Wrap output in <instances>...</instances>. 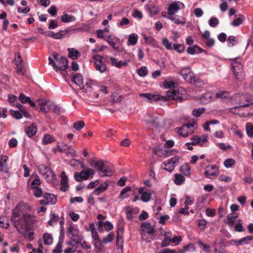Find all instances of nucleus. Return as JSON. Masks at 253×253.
<instances>
[{"label": "nucleus", "mask_w": 253, "mask_h": 253, "mask_svg": "<svg viewBox=\"0 0 253 253\" xmlns=\"http://www.w3.org/2000/svg\"><path fill=\"white\" fill-rule=\"evenodd\" d=\"M10 220L17 231L25 236L30 230L32 222V216L30 214L23 213L19 205H17L12 211Z\"/></svg>", "instance_id": "nucleus-1"}, {"label": "nucleus", "mask_w": 253, "mask_h": 253, "mask_svg": "<svg viewBox=\"0 0 253 253\" xmlns=\"http://www.w3.org/2000/svg\"><path fill=\"white\" fill-rule=\"evenodd\" d=\"M230 60L232 61L231 66L235 79L240 82L243 81L245 78V72L243 69V65L239 61L240 58H235Z\"/></svg>", "instance_id": "nucleus-2"}, {"label": "nucleus", "mask_w": 253, "mask_h": 253, "mask_svg": "<svg viewBox=\"0 0 253 253\" xmlns=\"http://www.w3.org/2000/svg\"><path fill=\"white\" fill-rule=\"evenodd\" d=\"M37 104L40 106V110L45 113H47L51 110L54 113L59 114L60 108L58 107L53 102H49L44 99H40L36 100Z\"/></svg>", "instance_id": "nucleus-3"}, {"label": "nucleus", "mask_w": 253, "mask_h": 253, "mask_svg": "<svg viewBox=\"0 0 253 253\" xmlns=\"http://www.w3.org/2000/svg\"><path fill=\"white\" fill-rule=\"evenodd\" d=\"M88 162L91 167L103 173V175H102V176H110L112 175V170L109 168L105 166L103 161H95L89 159L88 160Z\"/></svg>", "instance_id": "nucleus-4"}, {"label": "nucleus", "mask_w": 253, "mask_h": 253, "mask_svg": "<svg viewBox=\"0 0 253 253\" xmlns=\"http://www.w3.org/2000/svg\"><path fill=\"white\" fill-rule=\"evenodd\" d=\"M154 227L152 226L150 222H144L141 223L140 234L143 240L148 243L151 242V239H153V238H151V239H149L147 237V234L154 236Z\"/></svg>", "instance_id": "nucleus-5"}, {"label": "nucleus", "mask_w": 253, "mask_h": 253, "mask_svg": "<svg viewBox=\"0 0 253 253\" xmlns=\"http://www.w3.org/2000/svg\"><path fill=\"white\" fill-rule=\"evenodd\" d=\"M38 169L47 182L54 183L56 179V176L49 167L44 164H41L39 166Z\"/></svg>", "instance_id": "nucleus-6"}, {"label": "nucleus", "mask_w": 253, "mask_h": 253, "mask_svg": "<svg viewBox=\"0 0 253 253\" xmlns=\"http://www.w3.org/2000/svg\"><path fill=\"white\" fill-rule=\"evenodd\" d=\"M179 73L187 82L191 84H196L197 81L194 77V73L191 71L189 67L182 68L179 71Z\"/></svg>", "instance_id": "nucleus-7"}, {"label": "nucleus", "mask_w": 253, "mask_h": 253, "mask_svg": "<svg viewBox=\"0 0 253 253\" xmlns=\"http://www.w3.org/2000/svg\"><path fill=\"white\" fill-rule=\"evenodd\" d=\"M67 233L72 241L76 244H81L83 236L78 229L74 228L72 226H70L67 229Z\"/></svg>", "instance_id": "nucleus-8"}, {"label": "nucleus", "mask_w": 253, "mask_h": 253, "mask_svg": "<svg viewBox=\"0 0 253 253\" xmlns=\"http://www.w3.org/2000/svg\"><path fill=\"white\" fill-rule=\"evenodd\" d=\"M94 171L92 169H87L86 170H83L81 172H75L74 178L78 182L83 180L87 179L90 175L94 174Z\"/></svg>", "instance_id": "nucleus-9"}, {"label": "nucleus", "mask_w": 253, "mask_h": 253, "mask_svg": "<svg viewBox=\"0 0 253 253\" xmlns=\"http://www.w3.org/2000/svg\"><path fill=\"white\" fill-rule=\"evenodd\" d=\"M204 173L207 178L212 179L218 176L219 171L216 166L210 165L205 168Z\"/></svg>", "instance_id": "nucleus-10"}, {"label": "nucleus", "mask_w": 253, "mask_h": 253, "mask_svg": "<svg viewBox=\"0 0 253 253\" xmlns=\"http://www.w3.org/2000/svg\"><path fill=\"white\" fill-rule=\"evenodd\" d=\"M180 158L178 156H174L169 160L168 161L163 163L162 165L165 167L171 165L169 168H163V169L167 170L169 172H172L175 169V165L178 164L179 163Z\"/></svg>", "instance_id": "nucleus-11"}, {"label": "nucleus", "mask_w": 253, "mask_h": 253, "mask_svg": "<svg viewBox=\"0 0 253 253\" xmlns=\"http://www.w3.org/2000/svg\"><path fill=\"white\" fill-rule=\"evenodd\" d=\"M196 124L194 123H187L181 127L178 130V133L183 137H187L188 133H191L193 131L192 128H194Z\"/></svg>", "instance_id": "nucleus-12"}, {"label": "nucleus", "mask_w": 253, "mask_h": 253, "mask_svg": "<svg viewBox=\"0 0 253 253\" xmlns=\"http://www.w3.org/2000/svg\"><path fill=\"white\" fill-rule=\"evenodd\" d=\"M180 5L184 7V4L181 2L175 1L171 2L168 8V15L171 16L175 13L180 8Z\"/></svg>", "instance_id": "nucleus-13"}, {"label": "nucleus", "mask_w": 253, "mask_h": 253, "mask_svg": "<svg viewBox=\"0 0 253 253\" xmlns=\"http://www.w3.org/2000/svg\"><path fill=\"white\" fill-rule=\"evenodd\" d=\"M72 81L81 87L83 92H87V89L84 85L83 77L81 74H76L72 79Z\"/></svg>", "instance_id": "nucleus-14"}, {"label": "nucleus", "mask_w": 253, "mask_h": 253, "mask_svg": "<svg viewBox=\"0 0 253 253\" xmlns=\"http://www.w3.org/2000/svg\"><path fill=\"white\" fill-rule=\"evenodd\" d=\"M59 62H57L55 70L56 72L59 71H65L68 66V60L65 56H61Z\"/></svg>", "instance_id": "nucleus-15"}, {"label": "nucleus", "mask_w": 253, "mask_h": 253, "mask_svg": "<svg viewBox=\"0 0 253 253\" xmlns=\"http://www.w3.org/2000/svg\"><path fill=\"white\" fill-rule=\"evenodd\" d=\"M105 40L115 50L121 51V48L119 46H117V42L119 41L118 38L112 37V36H106Z\"/></svg>", "instance_id": "nucleus-16"}, {"label": "nucleus", "mask_w": 253, "mask_h": 253, "mask_svg": "<svg viewBox=\"0 0 253 253\" xmlns=\"http://www.w3.org/2000/svg\"><path fill=\"white\" fill-rule=\"evenodd\" d=\"M61 187L60 190L62 191L66 192L68 190V177L66 175L65 171H62L61 173Z\"/></svg>", "instance_id": "nucleus-17"}, {"label": "nucleus", "mask_w": 253, "mask_h": 253, "mask_svg": "<svg viewBox=\"0 0 253 253\" xmlns=\"http://www.w3.org/2000/svg\"><path fill=\"white\" fill-rule=\"evenodd\" d=\"M179 91L175 89H172L171 91L169 90L167 91L169 99L179 100V101L181 102L182 100V98L181 96H179Z\"/></svg>", "instance_id": "nucleus-18"}, {"label": "nucleus", "mask_w": 253, "mask_h": 253, "mask_svg": "<svg viewBox=\"0 0 253 253\" xmlns=\"http://www.w3.org/2000/svg\"><path fill=\"white\" fill-rule=\"evenodd\" d=\"M242 99H244L246 101V103L242 104L240 103V107H247L250 104H253V96L250 94H244L242 96Z\"/></svg>", "instance_id": "nucleus-19"}, {"label": "nucleus", "mask_w": 253, "mask_h": 253, "mask_svg": "<svg viewBox=\"0 0 253 253\" xmlns=\"http://www.w3.org/2000/svg\"><path fill=\"white\" fill-rule=\"evenodd\" d=\"M251 240H253V236H248L239 240H232V241L234 242L236 246H239L248 244L249 242Z\"/></svg>", "instance_id": "nucleus-20"}, {"label": "nucleus", "mask_w": 253, "mask_h": 253, "mask_svg": "<svg viewBox=\"0 0 253 253\" xmlns=\"http://www.w3.org/2000/svg\"><path fill=\"white\" fill-rule=\"evenodd\" d=\"M37 132V127L36 124L34 123H33L30 126L28 127L26 130V133L29 137L34 136Z\"/></svg>", "instance_id": "nucleus-21"}, {"label": "nucleus", "mask_w": 253, "mask_h": 253, "mask_svg": "<svg viewBox=\"0 0 253 253\" xmlns=\"http://www.w3.org/2000/svg\"><path fill=\"white\" fill-rule=\"evenodd\" d=\"M204 51L205 50L204 49H202L197 45H195L192 47H189L187 49V52L191 55L194 54L195 53H201Z\"/></svg>", "instance_id": "nucleus-22"}, {"label": "nucleus", "mask_w": 253, "mask_h": 253, "mask_svg": "<svg viewBox=\"0 0 253 253\" xmlns=\"http://www.w3.org/2000/svg\"><path fill=\"white\" fill-rule=\"evenodd\" d=\"M94 65L96 70L101 73H104L107 69L106 65L102 61H95Z\"/></svg>", "instance_id": "nucleus-23"}, {"label": "nucleus", "mask_w": 253, "mask_h": 253, "mask_svg": "<svg viewBox=\"0 0 253 253\" xmlns=\"http://www.w3.org/2000/svg\"><path fill=\"white\" fill-rule=\"evenodd\" d=\"M43 198H45L48 204L53 205L56 202V198L53 194L45 193L43 195Z\"/></svg>", "instance_id": "nucleus-24"}, {"label": "nucleus", "mask_w": 253, "mask_h": 253, "mask_svg": "<svg viewBox=\"0 0 253 253\" xmlns=\"http://www.w3.org/2000/svg\"><path fill=\"white\" fill-rule=\"evenodd\" d=\"M108 186L109 184L107 182H105L96 188L93 193L96 195H99L101 193L103 192L107 189Z\"/></svg>", "instance_id": "nucleus-25"}, {"label": "nucleus", "mask_w": 253, "mask_h": 253, "mask_svg": "<svg viewBox=\"0 0 253 253\" xmlns=\"http://www.w3.org/2000/svg\"><path fill=\"white\" fill-rule=\"evenodd\" d=\"M145 121L147 125H151L155 127L158 128L160 126V123L158 121L157 118H149V119H145Z\"/></svg>", "instance_id": "nucleus-26"}, {"label": "nucleus", "mask_w": 253, "mask_h": 253, "mask_svg": "<svg viewBox=\"0 0 253 253\" xmlns=\"http://www.w3.org/2000/svg\"><path fill=\"white\" fill-rule=\"evenodd\" d=\"M68 57L73 60L77 59L80 56V52L75 48H68Z\"/></svg>", "instance_id": "nucleus-27"}, {"label": "nucleus", "mask_w": 253, "mask_h": 253, "mask_svg": "<svg viewBox=\"0 0 253 253\" xmlns=\"http://www.w3.org/2000/svg\"><path fill=\"white\" fill-rule=\"evenodd\" d=\"M138 36L135 34H131L128 38L127 45H134L137 42Z\"/></svg>", "instance_id": "nucleus-28"}, {"label": "nucleus", "mask_w": 253, "mask_h": 253, "mask_svg": "<svg viewBox=\"0 0 253 253\" xmlns=\"http://www.w3.org/2000/svg\"><path fill=\"white\" fill-rule=\"evenodd\" d=\"M43 241L45 245H50L53 243V238L52 236L48 233H45L43 235Z\"/></svg>", "instance_id": "nucleus-29"}, {"label": "nucleus", "mask_w": 253, "mask_h": 253, "mask_svg": "<svg viewBox=\"0 0 253 253\" xmlns=\"http://www.w3.org/2000/svg\"><path fill=\"white\" fill-rule=\"evenodd\" d=\"M76 18L71 15L67 13L63 14L61 16V21L64 23H68L75 21Z\"/></svg>", "instance_id": "nucleus-30"}, {"label": "nucleus", "mask_w": 253, "mask_h": 253, "mask_svg": "<svg viewBox=\"0 0 253 253\" xmlns=\"http://www.w3.org/2000/svg\"><path fill=\"white\" fill-rule=\"evenodd\" d=\"M190 167L187 164L182 165L180 168L181 172L186 176L190 174Z\"/></svg>", "instance_id": "nucleus-31"}, {"label": "nucleus", "mask_w": 253, "mask_h": 253, "mask_svg": "<svg viewBox=\"0 0 253 253\" xmlns=\"http://www.w3.org/2000/svg\"><path fill=\"white\" fill-rule=\"evenodd\" d=\"M175 179L174 180V183L176 185H181L185 180L184 177L180 174H175L174 175Z\"/></svg>", "instance_id": "nucleus-32"}, {"label": "nucleus", "mask_w": 253, "mask_h": 253, "mask_svg": "<svg viewBox=\"0 0 253 253\" xmlns=\"http://www.w3.org/2000/svg\"><path fill=\"white\" fill-rule=\"evenodd\" d=\"M9 226L8 220L5 216H2L0 218V227L3 228H8Z\"/></svg>", "instance_id": "nucleus-33"}, {"label": "nucleus", "mask_w": 253, "mask_h": 253, "mask_svg": "<svg viewBox=\"0 0 253 253\" xmlns=\"http://www.w3.org/2000/svg\"><path fill=\"white\" fill-rule=\"evenodd\" d=\"M139 96L143 98L145 100L148 101H151L152 100H154L155 95L148 93H140Z\"/></svg>", "instance_id": "nucleus-34"}, {"label": "nucleus", "mask_w": 253, "mask_h": 253, "mask_svg": "<svg viewBox=\"0 0 253 253\" xmlns=\"http://www.w3.org/2000/svg\"><path fill=\"white\" fill-rule=\"evenodd\" d=\"M246 132L249 137H253V125L250 123H247L246 126Z\"/></svg>", "instance_id": "nucleus-35"}, {"label": "nucleus", "mask_w": 253, "mask_h": 253, "mask_svg": "<svg viewBox=\"0 0 253 253\" xmlns=\"http://www.w3.org/2000/svg\"><path fill=\"white\" fill-rule=\"evenodd\" d=\"M54 141H55V139L53 137L49 134H46L43 136L42 143L44 144H47L51 143Z\"/></svg>", "instance_id": "nucleus-36"}, {"label": "nucleus", "mask_w": 253, "mask_h": 253, "mask_svg": "<svg viewBox=\"0 0 253 253\" xmlns=\"http://www.w3.org/2000/svg\"><path fill=\"white\" fill-rule=\"evenodd\" d=\"M206 111V108L204 107L198 109H195L192 112V115L196 117H198L201 116L202 114Z\"/></svg>", "instance_id": "nucleus-37"}, {"label": "nucleus", "mask_w": 253, "mask_h": 253, "mask_svg": "<svg viewBox=\"0 0 253 253\" xmlns=\"http://www.w3.org/2000/svg\"><path fill=\"white\" fill-rule=\"evenodd\" d=\"M123 236H117L116 246L118 249H123Z\"/></svg>", "instance_id": "nucleus-38"}, {"label": "nucleus", "mask_w": 253, "mask_h": 253, "mask_svg": "<svg viewBox=\"0 0 253 253\" xmlns=\"http://www.w3.org/2000/svg\"><path fill=\"white\" fill-rule=\"evenodd\" d=\"M237 216H233L231 214H229L227 216V223L229 226H232L233 224L235 222L236 219L237 218Z\"/></svg>", "instance_id": "nucleus-39"}, {"label": "nucleus", "mask_w": 253, "mask_h": 253, "mask_svg": "<svg viewBox=\"0 0 253 253\" xmlns=\"http://www.w3.org/2000/svg\"><path fill=\"white\" fill-rule=\"evenodd\" d=\"M191 140L192 141L191 144L192 145H196L199 144H200L201 146H202V144H201V137H199L197 135H194L191 138Z\"/></svg>", "instance_id": "nucleus-40"}, {"label": "nucleus", "mask_w": 253, "mask_h": 253, "mask_svg": "<svg viewBox=\"0 0 253 253\" xmlns=\"http://www.w3.org/2000/svg\"><path fill=\"white\" fill-rule=\"evenodd\" d=\"M85 126L84 123L83 121H80L74 123L73 127L77 130H80Z\"/></svg>", "instance_id": "nucleus-41"}, {"label": "nucleus", "mask_w": 253, "mask_h": 253, "mask_svg": "<svg viewBox=\"0 0 253 253\" xmlns=\"http://www.w3.org/2000/svg\"><path fill=\"white\" fill-rule=\"evenodd\" d=\"M137 74L140 77H145L148 74V70L146 67H142L137 70Z\"/></svg>", "instance_id": "nucleus-42"}, {"label": "nucleus", "mask_w": 253, "mask_h": 253, "mask_svg": "<svg viewBox=\"0 0 253 253\" xmlns=\"http://www.w3.org/2000/svg\"><path fill=\"white\" fill-rule=\"evenodd\" d=\"M114 238V234L113 233H109L106 237H105L102 241V243L107 244L111 242Z\"/></svg>", "instance_id": "nucleus-43"}, {"label": "nucleus", "mask_w": 253, "mask_h": 253, "mask_svg": "<svg viewBox=\"0 0 253 253\" xmlns=\"http://www.w3.org/2000/svg\"><path fill=\"white\" fill-rule=\"evenodd\" d=\"M198 245L202 250L205 252H209L210 251V246L207 245H205L201 240H199L197 242Z\"/></svg>", "instance_id": "nucleus-44"}, {"label": "nucleus", "mask_w": 253, "mask_h": 253, "mask_svg": "<svg viewBox=\"0 0 253 253\" xmlns=\"http://www.w3.org/2000/svg\"><path fill=\"white\" fill-rule=\"evenodd\" d=\"M111 98L114 103H119L122 100V96L116 92L112 95Z\"/></svg>", "instance_id": "nucleus-45"}, {"label": "nucleus", "mask_w": 253, "mask_h": 253, "mask_svg": "<svg viewBox=\"0 0 253 253\" xmlns=\"http://www.w3.org/2000/svg\"><path fill=\"white\" fill-rule=\"evenodd\" d=\"M168 18H169V20L173 21L174 23L176 24H182L184 25L186 23L185 21H181L180 20L179 18H178L177 17H168Z\"/></svg>", "instance_id": "nucleus-46"}, {"label": "nucleus", "mask_w": 253, "mask_h": 253, "mask_svg": "<svg viewBox=\"0 0 253 253\" xmlns=\"http://www.w3.org/2000/svg\"><path fill=\"white\" fill-rule=\"evenodd\" d=\"M176 83L172 81H165L163 82V85L165 88H170L174 87Z\"/></svg>", "instance_id": "nucleus-47"}, {"label": "nucleus", "mask_w": 253, "mask_h": 253, "mask_svg": "<svg viewBox=\"0 0 253 253\" xmlns=\"http://www.w3.org/2000/svg\"><path fill=\"white\" fill-rule=\"evenodd\" d=\"M19 100L22 103H28L30 101V97L26 96L23 93H21L19 96Z\"/></svg>", "instance_id": "nucleus-48"}, {"label": "nucleus", "mask_w": 253, "mask_h": 253, "mask_svg": "<svg viewBox=\"0 0 253 253\" xmlns=\"http://www.w3.org/2000/svg\"><path fill=\"white\" fill-rule=\"evenodd\" d=\"M235 163V161L234 159L229 158V159H226L224 161V165L226 168H229L231 167Z\"/></svg>", "instance_id": "nucleus-49"}, {"label": "nucleus", "mask_w": 253, "mask_h": 253, "mask_svg": "<svg viewBox=\"0 0 253 253\" xmlns=\"http://www.w3.org/2000/svg\"><path fill=\"white\" fill-rule=\"evenodd\" d=\"M173 48L179 53L182 52L185 49L184 45L182 44H173Z\"/></svg>", "instance_id": "nucleus-50"}, {"label": "nucleus", "mask_w": 253, "mask_h": 253, "mask_svg": "<svg viewBox=\"0 0 253 253\" xmlns=\"http://www.w3.org/2000/svg\"><path fill=\"white\" fill-rule=\"evenodd\" d=\"M41 184V181L39 177L37 175L36 178L32 181L31 183L32 188H35L38 187L39 185Z\"/></svg>", "instance_id": "nucleus-51"}, {"label": "nucleus", "mask_w": 253, "mask_h": 253, "mask_svg": "<svg viewBox=\"0 0 253 253\" xmlns=\"http://www.w3.org/2000/svg\"><path fill=\"white\" fill-rule=\"evenodd\" d=\"M0 171H2L5 173L9 172L7 164L3 163L1 161H0Z\"/></svg>", "instance_id": "nucleus-52"}, {"label": "nucleus", "mask_w": 253, "mask_h": 253, "mask_svg": "<svg viewBox=\"0 0 253 253\" xmlns=\"http://www.w3.org/2000/svg\"><path fill=\"white\" fill-rule=\"evenodd\" d=\"M227 42L229 46H232L234 45V42H237V39L233 36H230L227 39Z\"/></svg>", "instance_id": "nucleus-53"}, {"label": "nucleus", "mask_w": 253, "mask_h": 253, "mask_svg": "<svg viewBox=\"0 0 253 253\" xmlns=\"http://www.w3.org/2000/svg\"><path fill=\"white\" fill-rule=\"evenodd\" d=\"M151 194L148 192L144 193L141 195V199L143 202H147L150 201Z\"/></svg>", "instance_id": "nucleus-54"}, {"label": "nucleus", "mask_w": 253, "mask_h": 253, "mask_svg": "<svg viewBox=\"0 0 253 253\" xmlns=\"http://www.w3.org/2000/svg\"><path fill=\"white\" fill-rule=\"evenodd\" d=\"M58 221L57 217L55 213H52L51 215V219L48 221V224L50 226L53 225L54 224L57 223Z\"/></svg>", "instance_id": "nucleus-55"}, {"label": "nucleus", "mask_w": 253, "mask_h": 253, "mask_svg": "<svg viewBox=\"0 0 253 253\" xmlns=\"http://www.w3.org/2000/svg\"><path fill=\"white\" fill-rule=\"evenodd\" d=\"M169 100L168 99V94H167V96H162V95H155V97H154V101H157L158 100H162V101H166L167 100Z\"/></svg>", "instance_id": "nucleus-56"}, {"label": "nucleus", "mask_w": 253, "mask_h": 253, "mask_svg": "<svg viewBox=\"0 0 253 253\" xmlns=\"http://www.w3.org/2000/svg\"><path fill=\"white\" fill-rule=\"evenodd\" d=\"M47 12L52 16H54L57 14V10L55 5H52L47 10Z\"/></svg>", "instance_id": "nucleus-57"}, {"label": "nucleus", "mask_w": 253, "mask_h": 253, "mask_svg": "<svg viewBox=\"0 0 253 253\" xmlns=\"http://www.w3.org/2000/svg\"><path fill=\"white\" fill-rule=\"evenodd\" d=\"M11 113L12 117L16 119H20L22 118V115L19 111L11 110Z\"/></svg>", "instance_id": "nucleus-58"}, {"label": "nucleus", "mask_w": 253, "mask_h": 253, "mask_svg": "<svg viewBox=\"0 0 253 253\" xmlns=\"http://www.w3.org/2000/svg\"><path fill=\"white\" fill-rule=\"evenodd\" d=\"M198 224V226L200 227L202 230H204L206 228L207 221L204 219H199Z\"/></svg>", "instance_id": "nucleus-59"}, {"label": "nucleus", "mask_w": 253, "mask_h": 253, "mask_svg": "<svg viewBox=\"0 0 253 253\" xmlns=\"http://www.w3.org/2000/svg\"><path fill=\"white\" fill-rule=\"evenodd\" d=\"M162 42H163V45L167 49H170L171 48V43L169 42V41L167 38H164Z\"/></svg>", "instance_id": "nucleus-60"}, {"label": "nucleus", "mask_w": 253, "mask_h": 253, "mask_svg": "<svg viewBox=\"0 0 253 253\" xmlns=\"http://www.w3.org/2000/svg\"><path fill=\"white\" fill-rule=\"evenodd\" d=\"M209 24L210 26L214 27L216 26L218 24V20L215 17L211 18L209 22Z\"/></svg>", "instance_id": "nucleus-61"}, {"label": "nucleus", "mask_w": 253, "mask_h": 253, "mask_svg": "<svg viewBox=\"0 0 253 253\" xmlns=\"http://www.w3.org/2000/svg\"><path fill=\"white\" fill-rule=\"evenodd\" d=\"M62 251V244L57 243L55 248L52 251L53 253H61Z\"/></svg>", "instance_id": "nucleus-62"}, {"label": "nucleus", "mask_w": 253, "mask_h": 253, "mask_svg": "<svg viewBox=\"0 0 253 253\" xmlns=\"http://www.w3.org/2000/svg\"><path fill=\"white\" fill-rule=\"evenodd\" d=\"M34 194L37 197H40L42 194V191L41 188L36 187L34 188Z\"/></svg>", "instance_id": "nucleus-63"}, {"label": "nucleus", "mask_w": 253, "mask_h": 253, "mask_svg": "<svg viewBox=\"0 0 253 253\" xmlns=\"http://www.w3.org/2000/svg\"><path fill=\"white\" fill-rule=\"evenodd\" d=\"M17 140L14 138L11 139L8 142V145L10 148L15 147L17 145Z\"/></svg>", "instance_id": "nucleus-64"}]
</instances>
